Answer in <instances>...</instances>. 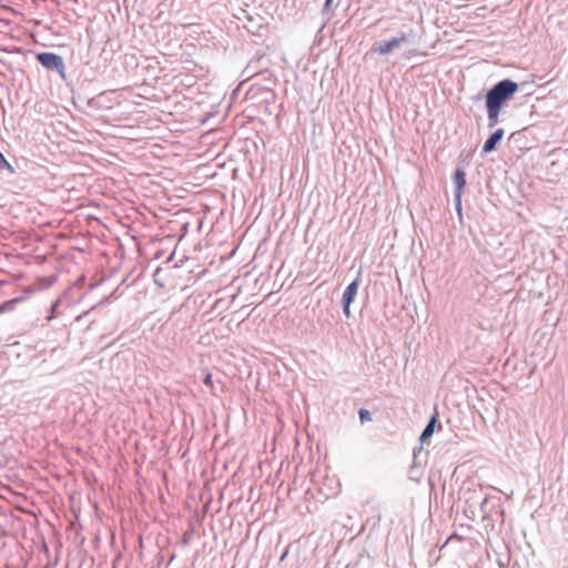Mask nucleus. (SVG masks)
<instances>
[{"instance_id": "1", "label": "nucleus", "mask_w": 568, "mask_h": 568, "mask_svg": "<svg viewBox=\"0 0 568 568\" xmlns=\"http://www.w3.org/2000/svg\"><path fill=\"white\" fill-rule=\"evenodd\" d=\"M518 88V83L510 79L500 80L487 91L486 106L501 111L503 105L514 97Z\"/></svg>"}, {"instance_id": "2", "label": "nucleus", "mask_w": 568, "mask_h": 568, "mask_svg": "<svg viewBox=\"0 0 568 568\" xmlns=\"http://www.w3.org/2000/svg\"><path fill=\"white\" fill-rule=\"evenodd\" d=\"M414 37V30L409 29L407 32H402L400 34L393 37L389 40L375 43L372 47V52L377 53L379 55H387L395 49L399 48L400 44L409 42Z\"/></svg>"}, {"instance_id": "3", "label": "nucleus", "mask_w": 568, "mask_h": 568, "mask_svg": "<svg viewBox=\"0 0 568 568\" xmlns=\"http://www.w3.org/2000/svg\"><path fill=\"white\" fill-rule=\"evenodd\" d=\"M37 60L48 71H55L61 79H65V63L61 55L53 52H40L37 54Z\"/></svg>"}, {"instance_id": "4", "label": "nucleus", "mask_w": 568, "mask_h": 568, "mask_svg": "<svg viewBox=\"0 0 568 568\" xmlns=\"http://www.w3.org/2000/svg\"><path fill=\"white\" fill-rule=\"evenodd\" d=\"M358 286H359V281L356 278L346 286V288L343 293V296H342L343 313L347 317L349 316V313H351L349 306L353 303V301L357 294Z\"/></svg>"}, {"instance_id": "5", "label": "nucleus", "mask_w": 568, "mask_h": 568, "mask_svg": "<svg viewBox=\"0 0 568 568\" xmlns=\"http://www.w3.org/2000/svg\"><path fill=\"white\" fill-rule=\"evenodd\" d=\"M466 174L464 171L462 170H456L455 174H454V184H455V201H456V210L458 211V213L462 212V194H463V190L465 187V184H466Z\"/></svg>"}, {"instance_id": "6", "label": "nucleus", "mask_w": 568, "mask_h": 568, "mask_svg": "<svg viewBox=\"0 0 568 568\" xmlns=\"http://www.w3.org/2000/svg\"><path fill=\"white\" fill-rule=\"evenodd\" d=\"M504 134V129H497L495 132H493L485 141L481 153L487 154L493 152L497 144L501 141Z\"/></svg>"}, {"instance_id": "7", "label": "nucleus", "mask_w": 568, "mask_h": 568, "mask_svg": "<svg viewBox=\"0 0 568 568\" xmlns=\"http://www.w3.org/2000/svg\"><path fill=\"white\" fill-rule=\"evenodd\" d=\"M487 110V126L489 129L495 128L499 123L500 110L486 106Z\"/></svg>"}, {"instance_id": "8", "label": "nucleus", "mask_w": 568, "mask_h": 568, "mask_svg": "<svg viewBox=\"0 0 568 568\" xmlns=\"http://www.w3.org/2000/svg\"><path fill=\"white\" fill-rule=\"evenodd\" d=\"M437 422V417H436V414H434L427 425L425 426L424 430L422 432V435L419 437V440L422 443L426 442L433 434H434V430H435V424Z\"/></svg>"}, {"instance_id": "9", "label": "nucleus", "mask_w": 568, "mask_h": 568, "mask_svg": "<svg viewBox=\"0 0 568 568\" xmlns=\"http://www.w3.org/2000/svg\"><path fill=\"white\" fill-rule=\"evenodd\" d=\"M23 300H24L23 297H14L12 300L3 302L2 304H0V315L6 312L12 311L14 308V306L18 303H21Z\"/></svg>"}, {"instance_id": "10", "label": "nucleus", "mask_w": 568, "mask_h": 568, "mask_svg": "<svg viewBox=\"0 0 568 568\" xmlns=\"http://www.w3.org/2000/svg\"><path fill=\"white\" fill-rule=\"evenodd\" d=\"M0 170H7L9 173H14V169L12 165L7 161L6 156L0 152Z\"/></svg>"}, {"instance_id": "11", "label": "nucleus", "mask_w": 568, "mask_h": 568, "mask_svg": "<svg viewBox=\"0 0 568 568\" xmlns=\"http://www.w3.org/2000/svg\"><path fill=\"white\" fill-rule=\"evenodd\" d=\"M358 415L362 423L372 420L371 413L367 409L361 408Z\"/></svg>"}, {"instance_id": "12", "label": "nucleus", "mask_w": 568, "mask_h": 568, "mask_svg": "<svg viewBox=\"0 0 568 568\" xmlns=\"http://www.w3.org/2000/svg\"><path fill=\"white\" fill-rule=\"evenodd\" d=\"M59 305H60V301H59V300H58V301H55V302L51 305V307H50V314H49V315L47 316V318H45V320H47V323H49V322H51V321L53 320V317H54V313L57 312V308L59 307Z\"/></svg>"}, {"instance_id": "13", "label": "nucleus", "mask_w": 568, "mask_h": 568, "mask_svg": "<svg viewBox=\"0 0 568 568\" xmlns=\"http://www.w3.org/2000/svg\"><path fill=\"white\" fill-rule=\"evenodd\" d=\"M369 565H371V558L367 557V558H363V559L358 560V562L355 565V568L367 567Z\"/></svg>"}, {"instance_id": "14", "label": "nucleus", "mask_w": 568, "mask_h": 568, "mask_svg": "<svg viewBox=\"0 0 568 568\" xmlns=\"http://www.w3.org/2000/svg\"><path fill=\"white\" fill-rule=\"evenodd\" d=\"M203 383H204L205 386H207L210 388H213L212 374H206L204 379H203Z\"/></svg>"}, {"instance_id": "15", "label": "nucleus", "mask_w": 568, "mask_h": 568, "mask_svg": "<svg viewBox=\"0 0 568 568\" xmlns=\"http://www.w3.org/2000/svg\"><path fill=\"white\" fill-rule=\"evenodd\" d=\"M332 2H333V0H325L324 8H323L324 14L329 10Z\"/></svg>"}]
</instances>
